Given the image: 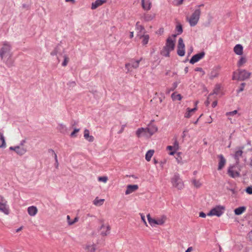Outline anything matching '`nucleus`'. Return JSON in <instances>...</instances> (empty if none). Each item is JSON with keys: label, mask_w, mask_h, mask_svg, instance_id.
Here are the masks:
<instances>
[{"label": "nucleus", "mask_w": 252, "mask_h": 252, "mask_svg": "<svg viewBox=\"0 0 252 252\" xmlns=\"http://www.w3.org/2000/svg\"><path fill=\"white\" fill-rule=\"evenodd\" d=\"M175 35H174L172 37H168L165 43V45L163 47L160 52L161 55L165 57H169L170 52L173 51L175 48Z\"/></svg>", "instance_id": "1"}, {"label": "nucleus", "mask_w": 252, "mask_h": 252, "mask_svg": "<svg viewBox=\"0 0 252 252\" xmlns=\"http://www.w3.org/2000/svg\"><path fill=\"white\" fill-rule=\"evenodd\" d=\"M203 6V4L198 6V7L195 9L189 17L187 18V21L189 22L191 27H194L198 23L201 15V10L199 7Z\"/></svg>", "instance_id": "2"}, {"label": "nucleus", "mask_w": 252, "mask_h": 252, "mask_svg": "<svg viewBox=\"0 0 252 252\" xmlns=\"http://www.w3.org/2000/svg\"><path fill=\"white\" fill-rule=\"evenodd\" d=\"M251 75V73L245 69H238L233 72L232 79L244 81L249 79Z\"/></svg>", "instance_id": "3"}, {"label": "nucleus", "mask_w": 252, "mask_h": 252, "mask_svg": "<svg viewBox=\"0 0 252 252\" xmlns=\"http://www.w3.org/2000/svg\"><path fill=\"white\" fill-rule=\"evenodd\" d=\"M11 50V45L7 41L4 42L0 50V57L1 59L6 58L8 56H12L13 54Z\"/></svg>", "instance_id": "4"}, {"label": "nucleus", "mask_w": 252, "mask_h": 252, "mask_svg": "<svg viewBox=\"0 0 252 252\" xmlns=\"http://www.w3.org/2000/svg\"><path fill=\"white\" fill-rule=\"evenodd\" d=\"M225 210V207L222 205H217L212 208L207 213L208 216H217L220 217L223 214Z\"/></svg>", "instance_id": "5"}, {"label": "nucleus", "mask_w": 252, "mask_h": 252, "mask_svg": "<svg viewBox=\"0 0 252 252\" xmlns=\"http://www.w3.org/2000/svg\"><path fill=\"white\" fill-rule=\"evenodd\" d=\"M171 182L172 186L179 190H181L184 188V182L178 174H175L171 178Z\"/></svg>", "instance_id": "6"}, {"label": "nucleus", "mask_w": 252, "mask_h": 252, "mask_svg": "<svg viewBox=\"0 0 252 252\" xmlns=\"http://www.w3.org/2000/svg\"><path fill=\"white\" fill-rule=\"evenodd\" d=\"M99 222L101 224L98 230L100 232V235L102 236H106L110 233V226L108 223H105L104 220L101 219L99 220Z\"/></svg>", "instance_id": "7"}, {"label": "nucleus", "mask_w": 252, "mask_h": 252, "mask_svg": "<svg viewBox=\"0 0 252 252\" xmlns=\"http://www.w3.org/2000/svg\"><path fill=\"white\" fill-rule=\"evenodd\" d=\"M240 170L238 169L235 166H230L227 171L228 175L233 178H237L240 177Z\"/></svg>", "instance_id": "8"}, {"label": "nucleus", "mask_w": 252, "mask_h": 252, "mask_svg": "<svg viewBox=\"0 0 252 252\" xmlns=\"http://www.w3.org/2000/svg\"><path fill=\"white\" fill-rule=\"evenodd\" d=\"M83 248L85 252H95L96 245L94 242H88L83 246Z\"/></svg>", "instance_id": "9"}, {"label": "nucleus", "mask_w": 252, "mask_h": 252, "mask_svg": "<svg viewBox=\"0 0 252 252\" xmlns=\"http://www.w3.org/2000/svg\"><path fill=\"white\" fill-rule=\"evenodd\" d=\"M185 45L184 43L183 40L182 38H180L178 40L177 46V54L180 56H184L185 55Z\"/></svg>", "instance_id": "10"}, {"label": "nucleus", "mask_w": 252, "mask_h": 252, "mask_svg": "<svg viewBox=\"0 0 252 252\" xmlns=\"http://www.w3.org/2000/svg\"><path fill=\"white\" fill-rule=\"evenodd\" d=\"M9 149L14 151L17 154L19 155H23L27 152V149L26 148L21 146L10 147Z\"/></svg>", "instance_id": "11"}, {"label": "nucleus", "mask_w": 252, "mask_h": 252, "mask_svg": "<svg viewBox=\"0 0 252 252\" xmlns=\"http://www.w3.org/2000/svg\"><path fill=\"white\" fill-rule=\"evenodd\" d=\"M205 56V53L204 52H201L199 53L194 55L191 58L190 60V63L193 64L197 62H198L200 60L202 59Z\"/></svg>", "instance_id": "12"}, {"label": "nucleus", "mask_w": 252, "mask_h": 252, "mask_svg": "<svg viewBox=\"0 0 252 252\" xmlns=\"http://www.w3.org/2000/svg\"><path fill=\"white\" fill-rule=\"evenodd\" d=\"M136 135L138 137H140L141 136H144L147 137H150L149 136L147 128H145L142 127L138 128L136 132Z\"/></svg>", "instance_id": "13"}, {"label": "nucleus", "mask_w": 252, "mask_h": 252, "mask_svg": "<svg viewBox=\"0 0 252 252\" xmlns=\"http://www.w3.org/2000/svg\"><path fill=\"white\" fill-rule=\"evenodd\" d=\"M142 8L146 11H149L152 7V2L150 0H141Z\"/></svg>", "instance_id": "14"}, {"label": "nucleus", "mask_w": 252, "mask_h": 252, "mask_svg": "<svg viewBox=\"0 0 252 252\" xmlns=\"http://www.w3.org/2000/svg\"><path fill=\"white\" fill-rule=\"evenodd\" d=\"M218 157L219 158L218 169L219 170H220L225 166L226 162V160L222 155H219L218 156Z\"/></svg>", "instance_id": "15"}, {"label": "nucleus", "mask_w": 252, "mask_h": 252, "mask_svg": "<svg viewBox=\"0 0 252 252\" xmlns=\"http://www.w3.org/2000/svg\"><path fill=\"white\" fill-rule=\"evenodd\" d=\"M138 189V186L137 185H129L127 186L125 192V194L126 195L129 194L134 191L137 190Z\"/></svg>", "instance_id": "16"}, {"label": "nucleus", "mask_w": 252, "mask_h": 252, "mask_svg": "<svg viewBox=\"0 0 252 252\" xmlns=\"http://www.w3.org/2000/svg\"><path fill=\"white\" fill-rule=\"evenodd\" d=\"M248 62V59L246 56H241L237 63V65L238 67L244 66Z\"/></svg>", "instance_id": "17"}, {"label": "nucleus", "mask_w": 252, "mask_h": 252, "mask_svg": "<svg viewBox=\"0 0 252 252\" xmlns=\"http://www.w3.org/2000/svg\"><path fill=\"white\" fill-rule=\"evenodd\" d=\"M234 52L237 55L242 56L243 54V47L241 44L236 45L233 48Z\"/></svg>", "instance_id": "18"}, {"label": "nucleus", "mask_w": 252, "mask_h": 252, "mask_svg": "<svg viewBox=\"0 0 252 252\" xmlns=\"http://www.w3.org/2000/svg\"><path fill=\"white\" fill-rule=\"evenodd\" d=\"M0 211L3 212L5 214H8L9 209L7 205L6 201H5V202H2L0 203Z\"/></svg>", "instance_id": "19"}, {"label": "nucleus", "mask_w": 252, "mask_h": 252, "mask_svg": "<svg viewBox=\"0 0 252 252\" xmlns=\"http://www.w3.org/2000/svg\"><path fill=\"white\" fill-rule=\"evenodd\" d=\"M142 60V58H141L139 60L134 61L131 62V63H127L126 64V67L127 68L128 70H129V67L131 66L133 68H137L138 67L139 63L140 61Z\"/></svg>", "instance_id": "20"}, {"label": "nucleus", "mask_w": 252, "mask_h": 252, "mask_svg": "<svg viewBox=\"0 0 252 252\" xmlns=\"http://www.w3.org/2000/svg\"><path fill=\"white\" fill-rule=\"evenodd\" d=\"M197 108L194 107V108L190 109L189 108H188L187 109V111L185 113L184 117L186 118H189L193 113L197 110Z\"/></svg>", "instance_id": "21"}, {"label": "nucleus", "mask_w": 252, "mask_h": 252, "mask_svg": "<svg viewBox=\"0 0 252 252\" xmlns=\"http://www.w3.org/2000/svg\"><path fill=\"white\" fill-rule=\"evenodd\" d=\"M84 137L85 139L90 142H92L94 140V137L92 135H90L89 130L85 129L84 131Z\"/></svg>", "instance_id": "22"}, {"label": "nucleus", "mask_w": 252, "mask_h": 252, "mask_svg": "<svg viewBox=\"0 0 252 252\" xmlns=\"http://www.w3.org/2000/svg\"><path fill=\"white\" fill-rule=\"evenodd\" d=\"M38 212L37 208L34 206H32L28 208V212L30 216H34Z\"/></svg>", "instance_id": "23"}, {"label": "nucleus", "mask_w": 252, "mask_h": 252, "mask_svg": "<svg viewBox=\"0 0 252 252\" xmlns=\"http://www.w3.org/2000/svg\"><path fill=\"white\" fill-rule=\"evenodd\" d=\"M106 0H96L94 2L92 3L91 8L92 9H95L106 2Z\"/></svg>", "instance_id": "24"}, {"label": "nucleus", "mask_w": 252, "mask_h": 252, "mask_svg": "<svg viewBox=\"0 0 252 252\" xmlns=\"http://www.w3.org/2000/svg\"><path fill=\"white\" fill-rule=\"evenodd\" d=\"M12 56H8L6 58L3 59V61L8 67H11L13 65L14 60L12 59Z\"/></svg>", "instance_id": "25"}, {"label": "nucleus", "mask_w": 252, "mask_h": 252, "mask_svg": "<svg viewBox=\"0 0 252 252\" xmlns=\"http://www.w3.org/2000/svg\"><path fill=\"white\" fill-rule=\"evenodd\" d=\"M137 36L142 40V44L143 45H146L148 44L149 40V35L148 34H138Z\"/></svg>", "instance_id": "26"}, {"label": "nucleus", "mask_w": 252, "mask_h": 252, "mask_svg": "<svg viewBox=\"0 0 252 252\" xmlns=\"http://www.w3.org/2000/svg\"><path fill=\"white\" fill-rule=\"evenodd\" d=\"M146 128L148 132L149 136L150 137L158 130V128L155 126H150Z\"/></svg>", "instance_id": "27"}, {"label": "nucleus", "mask_w": 252, "mask_h": 252, "mask_svg": "<svg viewBox=\"0 0 252 252\" xmlns=\"http://www.w3.org/2000/svg\"><path fill=\"white\" fill-rule=\"evenodd\" d=\"M6 147L5 137L2 132L0 131V148H4Z\"/></svg>", "instance_id": "28"}, {"label": "nucleus", "mask_w": 252, "mask_h": 252, "mask_svg": "<svg viewBox=\"0 0 252 252\" xmlns=\"http://www.w3.org/2000/svg\"><path fill=\"white\" fill-rule=\"evenodd\" d=\"M105 200L104 199H99L96 197L93 201V204L96 206H100L103 205Z\"/></svg>", "instance_id": "29"}, {"label": "nucleus", "mask_w": 252, "mask_h": 252, "mask_svg": "<svg viewBox=\"0 0 252 252\" xmlns=\"http://www.w3.org/2000/svg\"><path fill=\"white\" fill-rule=\"evenodd\" d=\"M147 219H148V222H149V224H150L151 226H155L156 225H157V224L156 219L152 218L151 217V215H150V214H148L147 215Z\"/></svg>", "instance_id": "30"}, {"label": "nucleus", "mask_w": 252, "mask_h": 252, "mask_svg": "<svg viewBox=\"0 0 252 252\" xmlns=\"http://www.w3.org/2000/svg\"><path fill=\"white\" fill-rule=\"evenodd\" d=\"M245 207H240L234 210V213L236 215H240L246 211Z\"/></svg>", "instance_id": "31"}, {"label": "nucleus", "mask_w": 252, "mask_h": 252, "mask_svg": "<svg viewBox=\"0 0 252 252\" xmlns=\"http://www.w3.org/2000/svg\"><path fill=\"white\" fill-rule=\"evenodd\" d=\"M191 183L194 187L196 188H199L202 185V184L200 180H197L195 178L192 179Z\"/></svg>", "instance_id": "32"}, {"label": "nucleus", "mask_w": 252, "mask_h": 252, "mask_svg": "<svg viewBox=\"0 0 252 252\" xmlns=\"http://www.w3.org/2000/svg\"><path fill=\"white\" fill-rule=\"evenodd\" d=\"M166 218L165 216H161V217L158 218L156 219L157 225H162L166 221Z\"/></svg>", "instance_id": "33"}, {"label": "nucleus", "mask_w": 252, "mask_h": 252, "mask_svg": "<svg viewBox=\"0 0 252 252\" xmlns=\"http://www.w3.org/2000/svg\"><path fill=\"white\" fill-rule=\"evenodd\" d=\"M154 153V151L153 150H149L146 154L145 156V159L148 161H149L151 160V159L153 156Z\"/></svg>", "instance_id": "34"}, {"label": "nucleus", "mask_w": 252, "mask_h": 252, "mask_svg": "<svg viewBox=\"0 0 252 252\" xmlns=\"http://www.w3.org/2000/svg\"><path fill=\"white\" fill-rule=\"evenodd\" d=\"M243 148H239L238 150L235 152V158L236 159H239V158L242 157L243 154Z\"/></svg>", "instance_id": "35"}, {"label": "nucleus", "mask_w": 252, "mask_h": 252, "mask_svg": "<svg viewBox=\"0 0 252 252\" xmlns=\"http://www.w3.org/2000/svg\"><path fill=\"white\" fill-rule=\"evenodd\" d=\"M171 98L173 100H181L182 98V96L180 94H177L176 93H174L171 94Z\"/></svg>", "instance_id": "36"}, {"label": "nucleus", "mask_w": 252, "mask_h": 252, "mask_svg": "<svg viewBox=\"0 0 252 252\" xmlns=\"http://www.w3.org/2000/svg\"><path fill=\"white\" fill-rule=\"evenodd\" d=\"M154 18V16L151 14L147 13L145 14L143 18L146 21H149L153 20Z\"/></svg>", "instance_id": "37"}, {"label": "nucleus", "mask_w": 252, "mask_h": 252, "mask_svg": "<svg viewBox=\"0 0 252 252\" xmlns=\"http://www.w3.org/2000/svg\"><path fill=\"white\" fill-rule=\"evenodd\" d=\"M219 75L218 70L217 69H213L211 71L210 74V78L211 79H214V78L217 77Z\"/></svg>", "instance_id": "38"}, {"label": "nucleus", "mask_w": 252, "mask_h": 252, "mask_svg": "<svg viewBox=\"0 0 252 252\" xmlns=\"http://www.w3.org/2000/svg\"><path fill=\"white\" fill-rule=\"evenodd\" d=\"M238 113L237 110H234L231 112H227L226 113V116L227 117L228 119L229 120H231V117L234 116V115H236Z\"/></svg>", "instance_id": "39"}, {"label": "nucleus", "mask_w": 252, "mask_h": 252, "mask_svg": "<svg viewBox=\"0 0 252 252\" xmlns=\"http://www.w3.org/2000/svg\"><path fill=\"white\" fill-rule=\"evenodd\" d=\"M66 219L67 220V222L69 225H71L73 224L74 223H75V222H77L79 220L78 217H75L73 220H72V221L69 220L70 216L69 215L67 216Z\"/></svg>", "instance_id": "40"}, {"label": "nucleus", "mask_w": 252, "mask_h": 252, "mask_svg": "<svg viewBox=\"0 0 252 252\" xmlns=\"http://www.w3.org/2000/svg\"><path fill=\"white\" fill-rule=\"evenodd\" d=\"M220 85H216L212 94H211L209 96H210L212 94H219L220 91Z\"/></svg>", "instance_id": "41"}, {"label": "nucleus", "mask_w": 252, "mask_h": 252, "mask_svg": "<svg viewBox=\"0 0 252 252\" xmlns=\"http://www.w3.org/2000/svg\"><path fill=\"white\" fill-rule=\"evenodd\" d=\"M178 143L177 141H175V143H174V146H173V147H174V151H172V152H170L169 154L170 155H174V154L175 153L176 151L177 150H178Z\"/></svg>", "instance_id": "42"}, {"label": "nucleus", "mask_w": 252, "mask_h": 252, "mask_svg": "<svg viewBox=\"0 0 252 252\" xmlns=\"http://www.w3.org/2000/svg\"><path fill=\"white\" fill-rule=\"evenodd\" d=\"M63 58H64V61H63V63H62V65L63 66H65L67 65V64L69 61V59L66 55H64L63 56Z\"/></svg>", "instance_id": "43"}, {"label": "nucleus", "mask_w": 252, "mask_h": 252, "mask_svg": "<svg viewBox=\"0 0 252 252\" xmlns=\"http://www.w3.org/2000/svg\"><path fill=\"white\" fill-rule=\"evenodd\" d=\"M98 181L106 183L108 181V178L106 176L99 177L98 178Z\"/></svg>", "instance_id": "44"}, {"label": "nucleus", "mask_w": 252, "mask_h": 252, "mask_svg": "<svg viewBox=\"0 0 252 252\" xmlns=\"http://www.w3.org/2000/svg\"><path fill=\"white\" fill-rule=\"evenodd\" d=\"M80 129L79 128H75L73 130V132H72L70 134V136L71 137H76L77 136L76 134L79 131Z\"/></svg>", "instance_id": "45"}, {"label": "nucleus", "mask_w": 252, "mask_h": 252, "mask_svg": "<svg viewBox=\"0 0 252 252\" xmlns=\"http://www.w3.org/2000/svg\"><path fill=\"white\" fill-rule=\"evenodd\" d=\"M246 192L249 194H252V186H249L246 189Z\"/></svg>", "instance_id": "46"}, {"label": "nucleus", "mask_w": 252, "mask_h": 252, "mask_svg": "<svg viewBox=\"0 0 252 252\" xmlns=\"http://www.w3.org/2000/svg\"><path fill=\"white\" fill-rule=\"evenodd\" d=\"M176 30L178 31L179 33H181L183 32L182 26L181 25H177L176 26Z\"/></svg>", "instance_id": "47"}, {"label": "nucleus", "mask_w": 252, "mask_h": 252, "mask_svg": "<svg viewBox=\"0 0 252 252\" xmlns=\"http://www.w3.org/2000/svg\"><path fill=\"white\" fill-rule=\"evenodd\" d=\"M195 71H199L201 73V75H204L205 74V72L203 70V69L201 67H196L195 68Z\"/></svg>", "instance_id": "48"}, {"label": "nucleus", "mask_w": 252, "mask_h": 252, "mask_svg": "<svg viewBox=\"0 0 252 252\" xmlns=\"http://www.w3.org/2000/svg\"><path fill=\"white\" fill-rule=\"evenodd\" d=\"M140 216H141V220H142V221L143 222L144 224L146 226H147L148 225H147V222L146 221V220H145V216L143 214H140Z\"/></svg>", "instance_id": "49"}, {"label": "nucleus", "mask_w": 252, "mask_h": 252, "mask_svg": "<svg viewBox=\"0 0 252 252\" xmlns=\"http://www.w3.org/2000/svg\"><path fill=\"white\" fill-rule=\"evenodd\" d=\"M246 84L245 83H243L241 84V86L239 88V89L238 90V93H240L241 92L243 91L244 90V87L245 86Z\"/></svg>", "instance_id": "50"}, {"label": "nucleus", "mask_w": 252, "mask_h": 252, "mask_svg": "<svg viewBox=\"0 0 252 252\" xmlns=\"http://www.w3.org/2000/svg\"><path fill=\"white\" fill-rule=\"evenodd\" d=\"M248 239L249 241L252 242V230L248 234Z\"/></svg>", "instance_id": "51"}, {"label": "nucleus", "mask_w": 252, "mask_h": 252, "mask_svg": "<svg viewBox=\"0 0 252 252\" xmlns=\"http://www.w3.org/2000/svg\"><path fill=\"white\" fill-rule=\"evenodd\" d=\"M207 216V214H206L204 213L201 212L199 213V217L201 218H205Z\"/></svg>", "instance_id": "52"}, {"label": "nucleus", "mask_w": 252, "mask_h": 252, "mask_svg": "<svg viewBox=\"0 0 252 252\" xmlns=\"http://www.w3.org/2000/svg\"><path fill=\"white\" fill-rule=\"evenodd\" d=\"M167 149L168 150L170 151L171 152L174 151V147L173 146H168L167 147Z\"/></svg>", "instance_id": "53"}, {"label": "nucleus", "mask_w": 252, "mask_h": 252, "mask_svg": "<svg viewBox=\"0 0 252 252\" xmlns=\"http://www.w3.org/2000/svg\"><path fill=\"white\" fill-rule=\"evenodd\" d=\"M6 200L3 197L0 195V203L2 202H5Z\"/></svg>", "instance_id": "54"}, {"label": "nucleus", "mask_w": 252, "mask_h": 252, "mask_svg": "<svg viewBox=\"0 0 252 252\" xmlns=\"http://www.w3.org/2000/svg\"><path fill=\"white\" fill-rule=\"evenodd\" d=\"M188 132L187 129H185L183 132L182 137L184 138L186 136V133Z\"/></svg>", "instance_id": "55"}, {"label": "nucleus", "mask_w": 252, "mask_h": 252, "mask_svg": "<svg viewBox=\"0 0 252 252\" xmlns=\"http://www.w3.org/2000/svg\"><path fill=\"white\" fill-rule=\"evenodd\" d=\"M217 103H218V102H217V100L214 101L212 103V107H214V108L217 105Z\"/></svg>", "instance_id": "56"}, {"label": "nucleus", "mask_w": 252, "mask_h": 252, "mask_svg": "<svg viewBox=\"0 0 252 252\" xmlns=\"http://www.w3.org/2000/svg\"><path fill=\"white\" fill-rule=\"evenodd\" d=\"M125 126H123L120 130L118 132L119 134L122 133L124 130Z\"/></svg>", "instance_id": "57"}, {"label": "nucleus", "mask_w": 252, "mask_h": 252, "mask_svg": "<svg viewBox=\"0 0 252 252\" xmlns=\"http://www.w3.org/2000/svg\"><path fill=\"white\" fill-rule=\"evenodd\" d=\"M65 1L66 2H71L72 3H75V0H65Z\"/></svg>", "instance_id": "58"}, {"label": "nucleus", "mask_w": 252, "mask_h": 252, "mask_svg": "<svg viewBox=\"0 0 252 252\" xmlns=\"http://www.w3.org/2000/svg\"><path fill=\"white\" fill-rule=\"evenodd\" d=\"M134 33L133 32H130L129 34V38H132L133 37Z\"/></svg>", "instance_id": "59"}, {"label": "nucleus", "mask_w": 252, "mask_h": 252, "mask_svg": "<svg viewBox=\"0 0 252 252\" xmlns=\"http://www.w3.org/2000/svg\"><path fill=\"white\" fill-rule=\"evenodd\" d=\"M192 250V247H189L185 252H191V251Z\"/></svg>", "instance_id": "60"}, {"label": "nucleus", "mask_w": 252, "mask_h": 252, "mask_svg": "<svg viewBox=\"0 0 252 252\" xmlns=\"http://www.w3.org/2000/svg\"><path fill=\"white\" fill-rule=\"evenodd\" d=\"M138 23H137V24H136V26H137V28H139L141 30H143L144 29L143 27L142 26H138Z\"/></svg>", "instance_id": "61"}, {"label": "nucleus", "mask_w": 252, "mask_h": 252, "mask_svg": "<svg viewBox=\"0 0 252 252\" xmlns=\"http://www.w3.org/2000/svg\"><path fill=\"white\" fill-rule=\"evenodd\" d=\"M25 143V140H23L21 143V147H24V143Z\"/></svg>", "instance_id": "62"}, {"label": "nucleus", "mask_w": 252, "mask_h": 252, "mask_svg": "<svg viewBox=\"0 0 252 252\" xmlns=\"http://www.w3.org/2000/svg\"><path fill=\"white\" fill-rule=\"evenodd\" d=\"M51 55L52 56L56 55V52L53 51L51 53Z\"/></svg>", "instance_id": "63"}, {"label": "nucleus", "mask_w": 252, "mask_h": 252, "mask_svg": "<svg viewBox=\"0 0 252 252\" xmlns=\"http://www.w3.org/2000/svg\"><path fill=\"white\" fill-rule=\"evenodd\" d=\"M198 103V101H196L194 103V105H195V107H196L197 108V105Z\"/></svg>", "instance_id": "64"}]
</instances>
